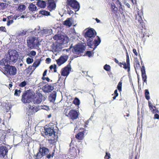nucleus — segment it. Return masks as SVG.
Instances as JSON below:
<instances>
[{
  "label": "nucleus",
  "mask_w": 159,
  "mask_h": 159,
  "mask_svg": "<svg viewBox=\"0 0 159 159\" xmlns=\"http://www.w3.org/2000/svg\"><path fill=\"white\" fill-rule=\"evenodd\" d=\"M0 65L2 66H4V67H6L7 65H8V61L5 59H2L0 60Z\"/></svg>",
  "instance_id": "nucleus-31"
},
{
  "label": "nucleus",
  "mask_w": 159,
  "mask_h": 159,
  "mask_svg": "<svg viewBox=\"0 0 159 159\" xmlns=\"http://www.w3.org/2000/svg\"><path fill=\"white\" fill-rule=\"evenodd\" d=\"M58 136L54 133L52 134L51 138L48 139L49 143L50 144H53L57 141Z\"/></svg>",
  "instance_id": "nucleus-21"
},
{
  "label": "nucleus",
  "mask_w": 159,
  "mask_h": 159,
  "mask_svg": "<svg viewBox=\"0 0 159 159\" xmlns=\"http://www.w3.org/2000/svg\"><path fill=\"white\" fill-rule=\"evenodd\" d=\"M111 157V155L110 153L106 152V155L104 157L105 159H109Z\"/></svg>",
  "instance_id": "nucleus-52"
},
{
  "label": "nucleus",
  "mask_w": 159,
  "mask_h": 159,
  "mask_svg": "<svg viewBox=\"0 0 159 159\" xmlns=\"http://www.w3.org/2000/svg\"><path fill=\"white\" fill-rule=\"evenodd\" d=\"M29 9L31 11H34L36 10V7L35 5L31 4L29 7Z\"/></svg>",
  "instance_id": "nucleus-36"
},
{
  "label": "nucleus",
  "mask_w": 159,
  "mask_h": 159,
  "mask_svg": "<svg viewBox=\"0 0 159 159\" xmlns=\"http://www.w3.org/2000/svg\"><path fill=\"white\" fill-rule=\"evenodd\" d=\"M116 3L118 5H120V6L119 7V11H120L121 14H122L123 13V10L122 7V5L121 2H120L119 0H116L115 1Z\"/></svg>",
  "instance_id": "nucleus-30"
},
{
  "label": "nucleus",
  "mask_w": 159,
  "mask_h": 159,
  "mask_svg": "<svg viewBox=\"0 0 159 159\" xmlns=\"http://www.w3.org/2000/svg\"><path fill=\"white\" fill-rule=\"evenodd\" d=\"M64 24L69 27L70 26L72 25V23L70 20V18H68L64 22Z\"/></svg>",
  "instance_id": "nucleus-35"
},
{
  "label": "nucleus",
  "mask_w": 159,
  "mask_h": 159,
  "mask_svg": "<svg viewBox=\"0 0 159 159\" xmlns=\"http://www.w3.org/2000/svg\"><path fill=\"white\" fill-rule=\"evenodd\" d=\"M30 55L32 56H35L36 55V52L34 51H31L30 52Z\"/></svg>",
  "instance_id": "nucleus-59"
},
{
  "label": "nucleus",
  "mask_w": 159,
  "mask_h": 159,
  "mask_svg": "<svg viewBox=\"0 0 159 159\" xmlns=\"http://www.w3.org/2000/svg\"><path fill=\"white\" fill-rule=\"evenodd\" d=\"M4 68V72L7 75H14L16 74L17 69L14 66L7 65Z\"/></svg>",
  "instance_id": "nucleus-9"
},
{
  "label": "nucleus",
  "mask_w": 159,
  "mask_h": 159,
  "mask_svg": "<svg viewBox=\"0 0 159 159\" xmlns=\"http://www.w3.org/2000/svg\"><path fill=\"white\" fill-rule=\"evenodd\" d=\"M58 46L54 43H53L51 45V48L52 49L55 51H57L58 48Z\"/></svg>",
  "instance_id": "nucleus-44"
},
{
  "label": "nucleus",
  "mask_w": 159,
  "mask_h": 159,
  "mask_svg": "<svg viewBox=\"0 0 159 159\" xmlns=\"http://www.w3.org/2000/svg\"><path fill=\"white\" fill-rule=\"evenodd\" d=\"M26 84V83L25 81H24L21 82L19 85V86L20 87H24Z\"/></svg>",
  "instance_id": "nucleus-55"
},
{
  "label": "nucleus",
  "mask_w": 159,
  "mask_h": 159,
  "mask_svg": "<svg viewBox=\"0 0 159 159\" xmlns=\"http://www.w3.org/2000/svg\"><path fill=\"white\" fill-rule=\"evenodd\" d=\"M111 8L112 14L115 16V18L118 20H119L121 19H123L125 18L124 14L123 13L120 15L118 10V8L116 6L115 3L112 2L111 4Z\"/></svg>",
  "instance_id": "nucleus-6"
},
{
  "label": "nucleus",
  "mask_w": 159,
  "mask_h": 159,
  "mask_svg": "<svg viewBox=\"0 0 159 159\" xmlns=\"http://www.w3.org/2000/svg\"><path fill=\"white\" fill-rule=\"evenodd\" d=\"M41 62V60L39 59H38L35 61V62L33 63L32 66L34 67L33 69L34 70L35 69L36 67L38 66L40 64Z\"/></svg>",
  "instance_id": "nucleus-34"
},
{
  "label": "nucleus",
  "mask_w": 159,
  "mask_h": 159,
  "mask_svg": "<svg viewBox=\"0 0 159 159\" xmlns=\"http://www.w3.org/2000/svg\"><path fill=\"white\" fill-rule=\"evenodd\" d=\"M18 17H19V16L17 15H15L14 16L11 15L7 16V19L8 20L7 23V25L9 26L12 24L14 22L13 20H16Z\"/></svg>",
  "instance_id": "nucleus-16"
},
{
  "label": "nucleus",
  "mask_w": 159,
  "mask_h": 159,
  "mask_svg": "<svg viewBox=\"0 0 159 159\" xmlns=\"http://www.w3.org/2000/svg\"><path fill=\"white\" fill-rule=\"evenodd\" d=\"M54 152H52L51 154H49L47 156V158L48 159H50L51 157H53V156H54V150H53Z\"/></svg>",
  "instance_id": "nucleus-53"
},
{
  "label": "nucleus",
  "mask_w": 159,
  "mask_h": 159,
  "mask_svg": "<svg viewBox=\"0 0 159 159\" xmlns=\"http://www.w3.org/2000/svg\"><path fill=\"white\" fill-rule=\"evenodd\" d=\"M134 67L135 70L137 69L139 70L141 68V66L139 61L136 60L134 63Z\"/></svg>",
  "instance_id": "nucleus-33"
},
{
  "label": "nucleus",
  "mask_w": 159,
  "mask_h": 159,
  "mask_svg": "<svg viewBox=\"0 0 159 159\" xmlns=\"http://www.w3.org/2000/svg\"><path fill=\"white\" fill-rule=\"evenodd\" d=\"M0 30L2 31H3L4 32H6V29L5 27H4V26L0 27Z\"/></svg>",
  "instance_id": "nucleus-58"
},
{
  "label": "nucleus",
  "mask_w": 159,
  "mask_h": 159,
  "mask_svg": "<svg viewBox=\"0 0 159 159\" xmlns=\"http://www.w3.org/2000/svg\"><path fill=\"white\" fill-rule=\"evenodd\" d=\"M21 91L20 90L16 89L15 90L14 95L15 96L19 97L20 95Z\"/></svg>",
  "instance_id": "nucleus-41"
},
{
  "label": "nucleus",
  "mask_w": 159,
  "mask_h": 159,
  "mask_svg": "<svg viewBox=\"0 0 159 159\" xmlns=\"http://www.w3.org/2000/svg\"><path fill=\"white\" fill-rule=\"evenodd\" d=\"M141 70L142 73V80L144 82H147V76L145 73V67L144 66H142L141 68Z\"/></svg>",
  "instance_id": "nucleus-23"
},
{
  "label": "nucleus",
  "mask_w": 159,
  "mask_h": 159,
  "mask_svg": "<svg viewBox=\"0 0 159 159\" xmlns=\"http://www.w3.org/2000/svg\"><path fill=\"white\" fill-rule=\"evenodd\" d=\"M96 38V39H94L93 41V40L92 41V46H89L90 48H93L92 46L94 45V48H95L101 43V40L100 38L98 36H97Z\"/></svg>",
  "instance_id": "nucleus-22"
},
{
  "label": "nucleus",
  "mask_w": 159,
  "mask_h": 159,
  "mask_svg": "<svg viewBox=\"0 0 159 159\" xmlns=\"http://www.w3.org/2000/svg\"><path fill=\"white\" fill-rule=\"evenodd\" d=\"M7 8V4L4 2H0V9H4Z\"/></svg>",
  "instance_id": "nucleus-40"
},
{
  "label": "nucleus",
  "mask_w": 159,
  "mask_h": 159,
  "mask_svg": "<svg viewBox=\"0 0 159 159\" xmlns=\"http://www.w3.org/2000/svg\"><path fill=\"white\" fill-rule=\"evenodd\" d=\"M53 87L48 84L44 86L42 88L43 91L45 93H49L53 89Z\"/></svg>",
  "instance_id": "nucleus-20"
},
{
  "label": "nucleus",
  "mask_w": 159,
  "mask_h": 159,
  "mask_svg": "<svg viewBox=\"0 0 159 159\" xmlns=\"http://www.w3.org/2000/svg\"><path fill=\"white\" fill-rule=\"evenodd\" d=\"M42 79L43 80H46L48 82H49L50 80V79L48 77H42Z\"/></svg>",
  "instance_id": "nucleus-60"
},
{
  "label": "nucleus",
  "mask_w": 159,
  "mask_h": 159,
  "mask_svg": "<svg viewBox=\"0 0 159 159\" xmlns=\"http://www.w3.org/2000/svg\"><path fill=\"white\" fill-rule=\"evenodd\" d=\"M60 36H59L57 35H55V36L53 37V39L55 40H57V42L58 41V40L59 39V38Z\"/></svg>",
  "instance_id": "nucleus-57"
},
{
  "label": "nucleus",
  "mask_w": 159,
  "mask_h": 159,
  "mask_svg": "<svg viewBox=\"0 0 159 159\" xmlns=\"http://www.w3.org/2000/svg\"><path fill=\"white\" fill-rule=\"evenodd\" d=\"M51 59L50 58H47L45 60L46 63L47 64L50 63L51 61Z\"/></svg>",
  "instance_id": "nucleus-61"
},
{
  "label": "nucleus",
  "mask_w": 159,
  "mask_h": 159,
  "mask_svg": "<svg viewBox=\"0 0 159 159\" xmlns=\"http://www.w3.org/2000/svg\"><path fill=\"white\" fill-rule=\"evenodd\" d=\"M46 1L40 0L37 2V5L41 8H44L46 6Z\"/></svg>",
  "instance_id": "nucleus-28"
},
{
  "label": "nucleus",
  "mask_w": 159,
  "mask_h": 159,
  "mask_svg": "<svg viewBox=\"0 0 159 159\" xmlns=\"http://www.w3.org/2000/svg\"><path fill=\"white\" fill-rule=\"evenodd\" d=\"M43 156V155L41 152V150H39V151L36 154L34 155L33 157L35 159H41Z\"/></svg>",
  "instance_id": "nucleus-29"
},
{
  "label": "nucleus",
  "mask_w": 159,
  "mask_h": 159,
  "mask_svg": "<svg viewBox=\"0 0 159 159\" xmlns=\"http://www.w3.org/2000/svg\"><path fill=\"white\" fill-rule=\"evenodd\" d=\"M85 54L86 56H88L89 57H90L92 56V52L91 51H86Z\"/></svg>",
  "instance_id": "nucleus-54"
},
{
  "label": "nucleus",
  "mask_w": 159,
  "mask_h": 159,
  "mask_svg": "<svg viewBox=\"0 0 159 159\" xmlns=\"http://www.w3.org/2000/svg\"><path fill=\"white\" fill-rule=\"evenodd\" d=\"M122 82L121 81H120L117 85V88L119 91H121L122 90Z\"/></svg>",
  "instance_id": "nucleus-45"
},
{
  "label": "nucleus",
  "mask_w": 159,
  "mask_h": 159,
  "mask_svg": "<svg viewBox=\"0 0 159 159\" xmlns=\"http://www.w3.org/2000/svg\"><path fill=\"white\" fill-rule=\"evenodd\" d=\"M64 112L66 116L69 119L72 120L77 119L79 116V113L77 111L73 109L69 110L68 109H65Z\"/></svg>",
  "instance_id": "nucleus-7"
},
{
  "label": "nucleus",
  "mask_w": 159,
  "mask_h": 159,
  "mask_svg": "<svg viewBox=\"0 0 159 159\" xmlns=\"http://www.w3.org/2000/svg\"><path fill=\"white\" fill-rule=\"evenodd\" d=\"M68 57L67 55L61 56L56 60L57 64L60 66L65 62L67 60Z\"/></svg>",
  "instance_id": "nucleus-14"
},
{
  "label": "nucleus",
  "mask_w": 159,
  "mask_h": 159,
  "mask_svg": "<svg viewBox=\"0 0 159 159\" xmlns=\"http://www.w3.org/2000/svg\"><path fill=\"white\" fill-rule=\"evenodd\" d=\"M133 52L135 56H137L138 54L136 49H133Z\"/></svg>",
  "instance_id": "nucleus-62"
},
{
  "label": "nucleus",
  "mask_w": 159,
  "mask_h": 159,
  "mask_svg": "<svg viewBox=\"0 0 159 159\" xmlns=\"http://www.w3.org/2000/svg\"><path fill=\"white\" fill-rule=\"evenodd\" d=\"M103 68L104 69L107 71H110L111 70V66L107 64H106Z\"/></svg>",
  "instance_id": "nucleus-46"
},
{
  "label": "nucleus",
  "mask_w": 159,
  "mask_h": 159,
  "mask_svg": "<svg viewBox=\"0 0 159 159\" xmlns=\"http://www.w3.org/2000/svg\"><path fill=\"white\" fill-rule=\"evenodd\" d=\"M66 4L67 7H70L76 11L80 8V4L76 0H66Z\"/></svg>",
  "instance_id": "nucleus-8"
},
{
  "label": "nucleus",
  "mask_w": 159,
  "mask_h": 159,
  "mask_svg": "<svg viewBox=\"0 0 159 159\" xmlns=\"http://www.w3.org/2000/svg\"><path fill=\"white\" fill-rule=\"evenodd\" d=\"M28 108H29V109H30L31 110H32L33 111H34V107H32L30 105H29L28 106Z\"/></svg>",
  "instance_id": "nucleus-64"
},
{
  "label": "nucleus",
  "mask_w": 159,
  "mask_h": 159,
  "mask_svg": "<svg viewBox=\"0 0 159 159\" xmlns=\"http://www.w3.org/2000/svg\"><path fill=\"white\" fill-rule=\"evenodd\" d=\"M85 50V47L81 44H76L73 47L72 49L73 52L77 55L83 53Z\"/></svg>",
  "instance_id": "nucleus-11"
},
{
  "label": "nucleus",
  "mask_w": 159,
  "mask_h": 159,
  "mask_svg": "<svg viewBox=\"0 0 159 159\" xmlns=\"http://www.w3.org/2000/svg\"><path fill=\"white\" fill-rule=\"evenodd\" d=\"M33 96V92L30 90H27L23 93L21 98L22 102L24 103H29L31 101Z\"/></svg>",
  "instance_id": "nucleus-5"
},
{
  "label": "nucleus",
  "mask_w": 159,
  "mask_h": 159,
  "mask_svg": "<svg viewBox=\"0 0 159 159\" xmlns=\"http://www.w3.org/2000/svg\"><path fill=\"white\" fill-rule=\"evenodd\" d=\"M10 61L16 62L18 59L19 54L17 51L14 49L11 50L9 52Z\"/></svg>",
  "instance_id": "nucleus-12"
},
{
  "label": "nucleus",
  "mask_w": 159,
  "mask_h": 159,
  "mask_svg": "<svg viewBox=\"0 0 159 159\" xmlns=\"http://www.w3.org/2000/svg\"><path fill=\"white\" fill-rule=\"evenodd\" d=\"M73 103L76 106H79L80 104V101L78 98H75L73 100Z\"/></svg>",
  "instance_id": "nucleus-37"
},
{
  "label": "nucleus",
  "mask_w": 159,
  "mask_h": 159,
  "mask_svg": "<svg viewBox=\"0 0 159 159\" xmlns=\"http://www.w3.org/2000/svg\"><path fill=\"white\" fill-rule=\"evenodd\" d=\"M149 93L148 90L146 89L145 90V97L146 99H147V100H148L150 98V97L149 96Z\"/></svg>",
  "instance_id": "nucleus-39"
},
{
  "label": "nucleus",
  "mask_w": 159,
  "mask_h": 159,
  "mask_svg": "<svg viewBox=\"0 0 159 159\" xmlns=\"http://www.w3.org/2000/svg\"><path fill=\"white\" fill-rule=\"evenodd\" d=\"M39 150H41V152L44 156L47 155L49 152L48 149L45 147H40L39 148Z\"/></svg>",
  "instance_id": "nucleus-27"
},
{
  "label": "nucleus",
  "mask_w": 159,
  "mask_h": 159,
  "mask_svg": "<svg viewBox=\"0 0 159 159\" xmlns=\"http://www.w3.org/2000/svg\"><path fill=\"white\" fill-rule=\"evenodd\" d=\"M135 17L136 22L138 23V28L141 30H143V29L145 30V24L142 18L143 17V12L138 9L136 13L135 14Z\"/></svg>",
  "instance_id": "nucleus-1"
},
{
  "label": "nucleus",
  "mask_w": 159,
  "mask_h": 159,
  "mask_svg": "<svg viewBox=\"0 0 159 159\" xmlns=\"http://www.w3.org/2000/svg\"><path fill=\"white\" fill-rule=\"evenodd\" d=\"M155 114L154 115V119H159V115L157 113H155Z\"/></svg>",
  "instance_id": "nucleus-63"
},
{
  "label": "nucleus",
  "mask_w": 159,
  "mask_h": 159,
  "mask_svg": "<svg viewBox=\"0 0 159 159\" xmlns=\"http://www.w3.org/2000/svg\"><path fill=\"white\" fill-rule=\"evenodd\" d=\"M45 135H48L49 136H51L52 134L54 133H56L54 130L52 129L51 128L48 127L45 128L44 131Z\"/></svg>",
  "instance_id": "nucleus-19"
},
{
  "label": "nucleus",
  "mask_w": 159,
  "mask_h": 159,
  "mask_svg": "<svg viewBox=\"0 0 159 159\" xmlns=\"http://www.w3.org/2000/svg\"><path fill=\"white\" fill-rule=\"evenodd\" d=\"M85 130L80 132L75 135V138L78 140H81L84 138Z\"/></svg>",
  "instance_id": "nucleus-24"
},
{
  "label": "nucleus",
  "mask_w": 159,
  "mask_h": 159,
  "mask_svg": "<svg viewBox=\"0 0 159 159\" xmlns=\"http://www.w3.org/2000/svg\"><path fill=\"white\" fill-rule=\"evenodd\" d=\"M43 96L40 92L34 93L33 92L32 100L34 104H39L43 101Z\"/></svg>",
  "instance_id": "nucleus-10"
},
{
  "label": "nucleus",
  "mask_w": 159,
  "mask_h": 159,
  "mask_svg": "<svg viewBox=\"0 0 159 159\" xmlns=\"http://www.w3.org/2000/svg\"><path fill=\"white\" fill-rule=\"evenodd\" d=\"M27 45L31 49L38 47L39 44L38 39L35 37L30 36L27 40Z\"/></svg>",
  "instance_id": "nucleus-4"
},
{
  "label": "nucleus",
  "mask_w": 159,
  "mask_h": 159,
  "mask_svg": "<svg viewBox=\"0 0 159 159\" xmlns=\"http://www.w3.org/2000/svg\"><path fill=\"white\" fill-rule=\"evenodd\" d=\"M47 4V7L50 11L55 9L56 7V3L54 0H48L46 1Z\"/></svg>",
  "instance_id": "nucleus-15"
},
{
  "label": "nucleus",
  "mask_w": 159,
  "mask_h": 159,
  "mask_svg": "<svg viewBox=\"0 0 159 159\" xmlns=\"http://www.w3.org/2000/svg\"><path fill=\"white\" fill-rule=\"evenodd\" d=\"M57 93L55 91H53L48 97V100L50 102H54L56 98Z\"/></svg>",
  "instance_id": "nucleus-25"
},
{
  "label": "nucleus",
  "mask_w": 159,
  "mask_h": 159,
  "mask_svg": "<svg viewBox=\"0 0 159 159\" xmlns=\"http://www.w3.org/2000/svg\"><path fill=\"white\" fill-rule=\"evenodd\" d=\"M26 34V31L23 30L22 31H20V33L18 34V35L20 36H24Z\"/></svg>",
  "instance_id": "nucleus-56"
},
{
  "label": "nucleus",
  "mask_w": 159,
  "mask_h": 159,
  "mask_svg": "<svg viewBox=\"0 0 159 159\" xmlns=\"http://www.w3.org/2000/svg\"><path fill=\"white\" fill-rule=\"evenodd\" d=\"M34 61L32 58L30 57H28L26 59V62L28 64H30L33 62Z\"/></svg>",
  "instance_id": "nucleus-48"
},
{
  "label": "nucleus",
  "mask_w": 159,
  "mask_h": 159,
  "mask_svg": "<svg viewBox=\"0 0 159 159\" xmlns=\"http://www.w3.org/2000/svg\"><path fill=\"white\" fill-rule=\"evenodd\" d=\"M126 62L124 61L123 62H119L116 58L114 59V61L120 67H123L124 69L127 70V71L129 72L130 71V67L129 55L127 51L126 52Z\"/></svg>",
  "instance_id": "nucleus-3"
},
{
  "label": "nucleus",
  "mask_w": 159,
  "mask_h": 159,
  "mask_svg": "<svg viewBox=\"0 0 159 159\" xmlns=\"http://www.w3.org/2000/svg\"><path fill=\"white\" fill-rule=\"evenodd\" d=\"M65 41V40L64 38H62L60 36L57 42L60 44H63L65 43L64 42Z\"/></svg>",
  "instance_id": "nucleus-38"
},
{
  "label": "nucleus",
  "mask_w": 159,
  "mask_h": 159,
  "mask_svg": "<svg viewBox=\"0 0 159 159\" xmlns=\"http://www.w3.org/2000/svg\"><path fill=\"white\" fill-rule=\"evenodd\" d=\"M114 95V96L113 97V100H115L116 99V97H117L118 95V93H117V89H116L115 90L114 92V93L112 94V95Z\"/></svg>",
  "instance_id": "nucleus-49"
},
{
  "label": "nucleus",
  "mask_w": 159,
  "mask_h": 159,
  "mask_svg": "<svg viewBox=\"0 0 159 159\" xmlns=\"http://www.w3.org/2000/svg\"><path fill=\"white\" fill-rule=\"evenodd\" d=\"M50 70H52V69H53L54 72H57V66L56 65L54 64V65H51L49 67Z\"/></svg>",
  "instance_id": "nucleus-47"
},
{
  "label": "nucleus",
  "mask_w": 159,
  "mask_h": 159,
  "mask_svg": "<svg viewBox=\"0 0 159 159\" xmlns=\"http://www.w3.org/2000/svg\"><path fill=\"white\" fill-rule=\"evenodd\" d=\"M69 152L71 157H74L76 156L77 155V152L76 149L74 147L72 148H70Z\"/></svg>",
  "instance_id": "nucleus-26"
},
{
  "label": "nucleus",
  "mask_w": 159,
  "mask_h": 159,
  "mask_svg": "<svg viewBox=\"0 0 159 159\" xmlns=\"http://www.w3.org/2000/svg\"><path fill=\"white\" fill-rule=\"evenodd\" d=\"M96 35V31L93 28H91L88 30L85 33V37L87 39L88 45L92 46V41Z\"/></svg>",
  "instance_id": "nucleus-2"
},
{
  "label": "nucleus",
  "mask_w": 159,
  "mask_h": 159,
  "mask_svg": "<svg viewBox=\"0 0 159 159\" xmlns=\"http://www.w3.org/2000/svg\"><path fill=\"white\" fill-rule=\"evenodd\" d=\"M148 105L150 110L153 114L159 113V111L157 109V107L153 105L149 101L148 102Z\"/></svg>",
  "instance_id": "nucleus-18"
},
{
  "label": "nucleus",
  "mask_w": 159,
  "mask_h": 159,
  "mask_svg": "<svg viewBox=\"0 0 159 159\" xmlns=\"http://www.w3.org/2000/svg\"><path fill=\"white\" fill-rule=\"evenodd\" d=\"M129 115V112L128 110H126L124 111V116L125 117V116L128 117Z\"/></svg>",
  "instance_id": "nucleus-51"
},
{
  "label": "nucleus",
  "mask_w": 159,
  "mask_h": 159,
  "mask_svg": "<svg viewBox=\"0 0 159 159\" xmlns=\"http://www.w3.org/2000/svg\"><path fill=\"white\" fill-rule=\"evenodd\" d=\"M49 31V30L43 29L41 30L39 32V33H40V35H46L47 36Z\"/></svg>",
  "instance_id": "nucleus-32"
},
{
  "label": "nucleus",
  "mask_w": 159,
  "mask_h": 159,
  "mask_svg": "<svg viewBox=\"0 0 159 159\" xmlns=\"http://www.w3.org/2000/svg\"><path fill=\"white\" fill-rule=\"evenodd\" d=\"M8 152V150L6 147L2 146H0V157H4Z\"/></svg>",
  "instance_id": "nucleus-17"
},
{
  "label": "nucleus",
  "mask_w": 159,
  "mask_h": 159,
  "mask_svg": "<svg viewBox=\"0 0 159 159\" xmlns=\"http://www.w3.org/2000/svg\"><path fill=\"white\" fill-rule=\"evenodd\" d=\"M33 66H30L28 67V68L27 69V74L29 73L30 72H31V73H32L34 71L32 70V67Z\"/></svg>",
  "instance_id": "nucleus-50"
},
{
  "label": "nucleus",
  "mask_w": 159,
  "mask_h": 159,
  "mask_svg": "<svg viewBox=\"0 0 159 159\" xmlns=\"http://www.w3.org/2000/svg\"><path fill=\"white\" fill-rule=\"evenodd\" d=\"M40 12L42 14L45 16H48L50 14V12L45 10L40 11Z\"/></svg>",
  "instance_id": "nucleus-43"
},
{
  "label": "nucleus",
  "mask_w": 159,
  "mask_h": 159,
  "mask_svg": "<svg viewBox=\"0 0 159 159\" xmlns=\"http://www.w3.org/2000/svg\"><path fill=\"white\" fill-rule=\"evenodd\" d=\"M25 5H20L18 8V10L20 11H22L25 10Z\"/></svg>",
  "instance_id": "nucleus-42"
},
{
  "label": "nucleus",
  "mask_w": 159,
  "mask_h": 159,
  "mask_svg": "<svg viewBox=\"0 0 159 159\" xmlns=\"http://www.w3.org/2000/svg\"><path fill=\"white\" fill-rule=\"evenodd\" d=\"M71 67L70 63L62 69L61 71V75L64 76H67L69 74L71 70Z\"/></svg>",
  "instance_id": "nucleus-13"
}]
</instances>
